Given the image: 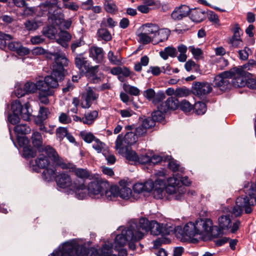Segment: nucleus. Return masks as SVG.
<instances>
[{
  "instance_id": "nucleus-1",
  "label": "nucleus",
  "mask_w": 256,
  "mask_h": 256,
  "mask_svg": "<svg viewBox=\"0 0 256 256\" xmlns=\"http://www.w3.org/2000/svg\"><path fill=\"white\" fill-rule=\"evenodd\" d=\"M55 56V62L53 63L52 71L50 76L45 77L44 80H38V86H42L41 90L47 92V94H53L54 91L52 88H56L58 86V81L64 78V67L67 66L69 60L65 54L60 53L54 54Z\"/></svg>"
},
{
  "instance_id": "nucleus-2",
  "label": "nucleus",
  "mask_w": 256,
  "mask_h": 256,
  "mask_svg": "<svg viewBox=\"0 0 256 256\" xmlns=\"http://www.w3.org/2000/svg\"><path fill=\"white\" fill-rule=\"evenodd\" d=\"M100 256V254L94 248H86L80 246L74 240L66 242L54 250L48 256Z\"/></svg>"
},
{
  "instance_id": "nucleus-3",
  "label": "nucleus",
  "mask_w": 256,
  "mask_h": 256,
  "mask_svg": "<svg viewBox=\"0 0 256 256\" xmlns=\"http://www.w3.org/2000/svg\"><path fill=\"white\" fill-rule=\"evenodd\" d=\"M144 236V232L140 230L136 222H132L130 226L122 230L120 234H118L114 239V246H124L128 242H129V247L134 250L136 246L134 242L140 240Z\"/></svg>"
},
{
  "instance_id": "nucleus-4",
  "label": "nucleus",
  "mask_w": 256,
  "mask_h": 256,
  "mask_svg": "<svg viewBox=\"0 0 256 256\" xmlns=\"http://www.w3.org/2000/svg\"><path fill=\"white\" fill-rule=\"evenodd\" d=\"M244 192L246 196L244 197L238 198L236 200V204L232 208V214L235 216H240L242 215V208L246 214L251 213L252 211V206L256 205V190L252 186L248 184L244 186Z\"/></svg>"
},
{
  "instance_id": "nucleus-5",
  "label": "nucleus",
  "mask_w": 256,
  "mask_h": 256,
  "mask_svg": "<svg viewBox=\"0 0 256 256\" xmlns=\"http://www.w3.org/2000/svg\"><path fill=\"white\" fill-rule=\"evenodd\" d=\"M31 140L33 146L40 150L45 152L48 157L56 165L62 167L63 169L67 168L66 164L63 162L62 158L59 156L56 152L52 147L50 146H44L43 139L40 132L36 130H33Z\"/></svg>"
},
{
  "instance_id": "nucleus-6",
  "label": "nucleus",
  "mask_w": 256,
  "mask_h": 256,
  "mask_svg": "<svg viewBox=\"0 0 256 256\" xmlns=\"http://www.w3.org/2000/svg\"><path fill=\"white\" fill-rule=\"evenodd\" d=\"M60 8L57 0H51L41 4L39 6L40 10L52 15L53 24L60 26V28L68 29L72 24L70 20H64V16L62 12H56V10Z\"/></svg>"
},
{
  "instance_id": "nucleus-7",
  "label": "nucleus",
  "mask_w": 256,
  "mask_h": 256,
  "mask_svg": "<svg viewBox=\"0 0 256 256\" xmlns=\"http://www.w3.org/2000/svg\"><path fill=\"white\" fill-rule=\"evenodd\" d=\"M136 223L140 230L144 233L150 231L152 234L155 236L168 234L166 224H159L155 220L150 221L147 218H141L138 222Z\"/></svg>"
},
{
  "instance_id": "nucleus-8",
  "label": "nucleus",
  "mask_w": 256,
  "mask_h": 256,
  "mask_svg": "<svg viewBox=\"0 0 256 256\" xmlns=\"http://www.w3.org/2000/svg\"><path fill=\"white\" fill-rule=\"evenodd\" d=\"M194 223L198 234H206L218 237L221 234V230L218 226H213L210 219H198Z\"/></svg>"
},
{
  "instance_id": "nucleus-9",
  "label": "nucleus",
  "mask_w": 256,
  "mask_h": 256,
  "mask_svg": "<svg viewBox=\"0 0 256 256\" xmlns=\"http://www.w3.org/2000/svg\"><path fill=\"white\" fill-rule=\"evenodd\" d=\"M180 176L174 174L167 180V184H166V192L170 194H174V198L181 200L183 198L184 188L180 185Z\"/></svg>"
},
{
  "instance_id": "nucleus-10",
  "label": "nucleus",
  "mask_w": 256,
  "mask_h": 256,
  "mask_svg": "<svg viewBox=\"0 0 256 256\" xmlns=\"http://www.w3.org/2000/svg\"><path fill=\"white\" fill-rule=\"evenodd\" d=\"M229 71H232V72H230V78H232V84L234 86L240 88L246 84V77L247 74H250L249 73L246 72L242 68H234Z\"/></svg>"
},
{
  "instance_id": "nucleus-11",
  "label": "nucleus",
  "mask_w": 256,
  "mask_h": 256,
  "mask_svg": "<svg viewBox=\"0 0 256 256\" xmlns=\"http://www.w3.org/2000/svg\"><path fill=\"white\" fill-rule=\"evenodd\" d=\"M218 223L220 229L229 230L231 233H235L239 228L240 225V222L237 220L232 224V220L228 215L222 214L218 218ZM222 232L221 231L222 234Z\"/></svg>"
},
{
  "instance_id": "nucleus-12",
  "label": "nucleus",
  "mask_w": 256,
  "mask_h": 256,
  "mask_svg": "<svg viewBox=\"0 0 256 256\" xmlns=\"http://www.w3.org/2000/svg\"><path fill=\"white\" fill-rule=\"evenodd\" d=\"M99 97V94L96 90L91 87L86 88L85 92L82 94L80 106L83 108H90L92 104L96 101Z\"/></svg>"
},
{
  "instance_id": "nucleus-13",
  "label": "nucleus",
  "mask_w": 256,
  "mask_h": 256,
  "mask_svg": "<svg viewBox=\"0 0 256 256\" xmlns=\"http://www.w3.org/2000/svg\"><path fill=\"white\" fill-rule=\"evenodd\" d=\"M11 109L12 112L18 114L24 120L26 121L30 120L32 116V110L30 108V105L28 102H26L22 106L20 101L16 100L12 102Z\"/></svg>"
},
{
  "instance_id": "nucleus-14",
  "label": "nucleus",
  "mask_w": 256,
  "mask_h": 256,
  "mask_svg": "<svg viewBox=\"0 0 256 256\" xmlns=\"http://www.w3.org/2000/svg\"><path fill=\"white\" fill-rule=\"evenodd\" d=\"M232 71H225L216 76L214 80V86L218 88L221 90L224 91L230 86L229 79Z\"/></svg>"
},
{
  "instance_id": "nucleus-15",
  "label": "nucleus",
  "mask_w": 256,
  "mask_h": 256,
  "mask_svg": "<svg viewBox=\"0 0 256 256\" xmlns=\"http://www.w3.org/2000/svg\"><path fill=\"white\" fill-rule=\"evenodd\" d=\"M87 187L90 196L95 198L104 196L103 184L102 182L93 180L88 184Z\"/></svg>"
},
{
  "instance_id": "nucleus-16",
  "label": "nucleus",
  "mask_w": 256,
  "mask_h": 256,
  "mask_svg": "<svg viewBox=\"0 0 256 256\" xmlns=\"http://www.w3.org/2000/svg\"><path fill=\"white\" fill-rule=\"evenodd\" d=\"M193 92L198 96H202L210 94L212 90L210 84L207 82H194L192 85Z\"/></svg>"
},
{
  "instance_id": "nucleus-17",
  "label": "nucleus",
  "mask_w": 256,
  "mask_h": 256,
  "mask_svg": "<svg viewBox=\"0 0 256 256\" xmlns=\"http://www.w3.org/2000/svg\"><path fill=\"white\" fill-rule=\"evenodd\" d=\"M119 184L121 186V188H118V196L123 200H130L131 202L138 198V196L137 195L133 194L132 190L126 186V182L120 180Z\"/></svg>"
},
{
  "instance_id": "nucleus-18",
  "label": "nucleus",
  "mask_w": 256,
  "mask_h": 256,
  "mask_svg": "<svg viewBox=\"0 0 256 256\" xmlns=\"http://www.w3.org/2000/svg\"><path fill=\"white\" fill-rule=\"evenodd\" d=\"M30 164L32 170L37 172L39 169L45 168L50 166L48 158L44 154H40L34 162L30 161Z\"/></svg>"
},
{
  "instance_id": "nucleus-19",
  "label": "nucleus",
  "mask_w": 256,
  "mask_h": 256,
  "mask_svg": "<svg viewBox=\"0 0 256 256\" xmlns=\"http://www.w3.org/2000/svg\"><path fill=\"white\" fill-rule=\"evenodd\" d=\"M164 188H166V182L164 178H158L155 180L154 184L152 194L155 198L161 199L164 196Z\"/></svg>"
},
{
  "instance_id": "nucleus-20",
  "label": "nucleus",
  "mask_w": 256,
  "mask_h": 256,
  "mask_svg": "<svg viewBox=\"0 0 256 256\" xmlns=\"http://www.w3.org/2000/svg\"><path fill=\"white\" fill-rule=\"evenodd\" d=\"M154 184L152 182H146L144 183H136L133 186V194L137 195L138 198L139 194L143 192H150L152 190Z\"/></svg>"
},
{
  "instance_id": "nucleus-21",
  "label": "nucleus",
  "mask_w": 256,
  "mask_h": 256,
  "mask_svg": "<svg viewBox=\"0 0 256 256\" xmlns=\"http://www.w3.org/2000/svg\"><path fill=\"white\" fill-rule=\"evenodd\" d=\"M89 56L96 63H100L104 58V51L103 49L98 46H92L88 50Z\"/></svg>"
},
{
  "instance_id": "nucleus-22",
  "label": "nucleus",
  "mask_w": 256,
  "mask_h": 256,
  "mask_svg": "<svg viewBox=\"0 0 256 256\" xmlns=\"http://www.w3.org/2000/svg\"><path fill=\"white\" fill-rule=\"evenodd\" d=\"M56 181L58 186L62 188H68L72 185L70 176L65 172L58 174L56 178Z\"/></svg>"
},
{
  "instance_id": "nucleus-23",
  "label": "nucleus",
  "mask_w": 256,
  "mask_h": 256,
  "mask_svg": "<svg viewBox=\"0 0 256 256\" xmlns=\"http://www.w3.org/2000/svg\"><path fill=\"white\" fill-rule=\"evenodd\" d=\"M72 188L75 192V196L78 199L84 200L90 196L88 187L86 188L84 183L78 184L74 182Z\"/></svg>"
},
{
  "instance_id": "nucleus-24",
  "label": "nucleus",
  "mask_w": 256,
  "mask_h": 256,
  "mask_svg": "<svg viewBox=\"0 0 256 256\" xmlns=\"http://www.w3.org/2000/svg\"><path fill=\"white\" fill-rule=\"evenodd\" d=\"M8 44L10 50L16 52L20 56L27 55L30 52V50L23 46L20 42H12L8 43Z\"/></svg>"
},
{
  "instance_id": "nucleus-25",
  "label": "nucleus",
  "mask_w": 256,
  "mask_h": 256,
  "mask_svg": "<svg viewBox=\"0 0 256 256\" xmlns=\"http://www.w3.org/2000/svg\"><path fill=\"white\" fill-rule=\"evenodd\" d=\"M189 12V7L187 6L183 5L174 9L172 14V18L174 20H180L186 17Z\"/></svg>"
},
{
  "instance_id": "nucleus-26",
  "label": "nucleus",
  "mask_w": 256,
  "mask_h": 256,
  "mask_svg": "<svg viewBox=\"0 0 256 256\" xmlns=\"http://www.w3.org/2000/svg\"><path fill=\"white\" fill-rule=\"evenodd\" d=\"M181 231V235L184 238L187 236L190 238L198 234L195 223L192 222L186 224Z\"/></svg>"
},
{
  "instance_id": "nucleus-27",
  "label": "nucleus",
  "mask_w": 256,
  "mask_h": 256,
  "mask_svg": "<svg viewBox=\"0 0 256 256\" xmlns=\"http://www.w3.org/2000/svg\"><path fill=\"white\" fill-rule=\"evenodd\" d=\"M54 50H51L50 52H47L44 49L42 48L38 47L34 49L33 53L36 54H44L47 58L54 60V62H55V58L56 56H55L53 54H54L60 53L62 54H65L63 53L62 51H60L58 48H56V50H55L54 48Z\"/></svg>"
},
{
  "instance_id": "nucleus-28",
  "label": "nucleus",
  "mask_w": 256,
  "mask_h": 256,
  "mask_svg": "<svg viewBox=\"0 0 256 256\" xmlns=\"http://www.w3.org/2000/svg\"><path fill=\"white\" fill-rule=\"evenodd\" d=\"M118 196V187L113 185L110 186L104 192V196L101 198H105L108 200H114Z\"/></svg>"
},
{
  "instance_id": "nucleus-29",
  "label": "nucleus",
  "mask_w": 256,
  "mask_h": 256,
  "mask_svg": "<svg viewBox=\"0 0 256 256\" xmlns=\"http://www.w3.org/2000/svg\"><path fill=\"white\" fill-rule=\"evenodd\" d=\"M161 106V110L167 112L168 110H176L178 107V101L174 97L168 98Z\"/></svg>"
},
{
  "instance_id": "nucleus-30",
  "label": "nucleus",
  "mask_w": 256,
  "mask_h": 256,
  "mask_svg": "<svg viewBox=\"0 0 256 256\" xmlns=\"http://www.w3.org/2000/svg\"><path fill=\"white\" fill-rule=\"evenodd\" d=\"M75 64L80 70L86 71L88 69L89 62L82 54H78L74 58Z\"/></svg>"
},
{
  "instance_id": "nucleus-31",
  "label": "nucleus",
  "mask_w": 256,
  "mask_h": 256,
  "mask_svg": "<svg viewBox=\"0 0 256 256\" xmlns=\"http://www.w3.org/2000/svg\"><path fill=\"white\" fill-rule=\"evenodd\" d=\"M141 29L154 39L156 37V32L158 30V26L156 24L148 23L142 25Z\"/></svg>"
},
{
  "instance_id": "nucleus-32",
  "label": "nucleus",
  "mask_w": 256,
  "mask_h": 256,
  "mask_svg": "<svg viewBox=\"0 0 256 256\" xmlns=\"http://www.w3.org/2000/svg\"><path fill=\"white\" fill-rule=\"evenodd\" d=\"M170 30L167 28L160 29L158 28L156 37L154 40V44H157L166 40L170 35Z\"/></svg>"
},
{
  "instance_id": "nucleus-33",
  "label": "nucleus",
  "mask_w": 256,
  "mask_h": 256,
  "mask_svg": "<svg viewBox=\"0 0 256 256\" xmlns=\"http://www.w3.org/2000/svg\"><path fill=\"white\" fill-rule=\"evenodd\" d=\"M130 146L124 144V138H122L120 135H119L115 142V148L118 150V154H124L128 149Z\"/></svg>"
},
{
  "instance_id": "nucleus-34",
  "label": "nucleus",
  "mask_w": 256,
  "mask_h": 256,
  "mask_svg": "<svg viewBox=\"0 0 256 256\" xmlns=\"http://www.w3.org/2000/svg\"><path fill=\"white\" fill-rule=\"evenodd\" d=\"M190 18L194 22H200L204 18L205 13L198 9L190 10Z\"/></svg>"
},
{
  "instance_id": "nucleus-35",
  "label": "nucleus",
  "mask_w": 256,
  "mask_h": 256,
  "mask_svg": "<svg viewBox=\"0 0 256 256\" xmlns=\"http://www.w3.org/2000/svg\"><path fill=\"white\" fill-rule=\"evenodd\" d=\"M58 38L56 42L63 47H67V42L71 39L70 34L66 31L61 30L58 34Z\"/></svg>"
},
{
  "instance_id": "nucleus-36",
  "label": "nucleus",
  "mask_w": 256,
  "mask_h": 256,
  "mask_svg": "<svg viewBox=\"0 0 256 256\" xmlns=\"http://www.w3.org/2000/svg\"><path fill=\"white\" fill-rule=\"evenodd\" d=\"M98 116V112L96 110L88 112L84 116V124L87 125L92 124Z\"/></svg>"
},
{
  "instance_id": "nucleus-37",
  "label": "nucleus",
  "mask_w": 256,
  "mask_h": 256,
  "mask_svg": "<svg viewBox=\"0 0 256 256\" xmlns=\"http://www.w3.org/2000/svg\"><path fill=\"white\" fill-rule=\"evenodd\" d=\"M176 49L172 46H168L164 48V50L160 52V56L164 60H167L168 56L174 58L176 56Z\"/></svg>"
},
{
  "instance_id": "nucleus-38",
  "label": "nucleus",
  "mask_w": 256,
  "mask_h": 256,
  "mask_svg": "<svg viewBox=\"0 0 256 256\" xmlns=\"http://www.w3.org/2000/svg\"><path fill=\"white\" fill-rule=\"evenodd\" d=\"M72 172L75 176L81 179L90 178L91 177L90 172L86 169L82 168H74Z\"/></svg>"
},
{
  "instance_id": "nucleus-39",
  "label": "nucleus",
  "mask_w": 256,
  "mask_h": 256,
  "mask_svg": "<svg viewBox=\"0 0 256 256\" xmlns=\"http://www.w3.org/2000/svg\"><path fill=\"white\" fill-rule=\"evenodd\" d=\"M112 245L111 242H107L102 245L100 250V256H116L112 254Z\"/></svg>"
},
{
  "instance_id": "nucleus-40",
  "label": "nucleus",
  "mask_w": 256,
  "mask_h": 256,
  "mask_svg": "<svg viewBox=\"0 0 256 256\" xmlns=\"http://www.w3.org/2000/svg\"><path fill=\"white\" fill-rule=\"evenodd\" d=\"M44 169L42 174V178L48 182L52 180L55 177V170L53 166H50Z\"/></svg>"
},
{
  "instance_id": "nucleus-41",
  "label": "nucleus",
  "mask_w": 256,
  "mask_h": 256,
  "mask_svg": "<svg viewBox=\"0 0 256 256\" xmlns=\"http://www.w3.org/2000/svg\"><path fill=\"white\" fill-rule=\"evenodd\" d=\"M14 131L17 136L19 134H26L31 131L30 127L26 124H20L15 126Z\"/></svg>"
},
{
  "instance_id": "nucleus-42",
  "label": "nucleus",
  "mask_w": 256,
  "mask_h": 256,
  "mask_svg": "<svg viewBox=\"0 0 256 256\" xmlns=\"http://www.w3.org/2000/svg\"><path fill=\"white\" fill-rule=\"evenodd\" d=\"M86 76L89 82L92 84H98L104 78V75L101 74L88 73L86 74Z\"/></svg>"
},
{
  "instance_id": "nucleus-43",
  "label": "nucleus",
  "mask_w": 256,
  "mask_h": 256,
  "mask_svg": "<svg viewBox=\"0 0 256 256\" xmlns=\"http://www.w3.org/2000/svg\"><path fill=\"white\" fill-rule=\"evenodd\" d=\"M24 89L28 93H33L34 92L37 90L39 91L41 90L42 86H38V81L35 84L32 82H27L24 85Z\"/></svg>"
},
{
  "instance_id": "nucleus-44",
  "label": "nucleus",
  "mask_w": 256,
  "mask_h": 256,
  "mask_svg": "<svg viewBox=\"0 0 256 256\" xmlns=\"http://www.w3.org/2000/svg\"><path fill=\"white\" fill-rule=\"evenodd\" d=\"M58 33L57 30L54 26H48L43 28L42 34L50 39H54Z\"/></svg>"
},
{
  "instance_id": "nucleus-45",
  "label": "nucleus",
  "mask_w": 256,
  "mask_h": 256,
  "mask_svg": "<svg viewBox=\"0 0 256 256\" xmlns=\"http://www.w3.org/2000/svg\"><path fill=\"white\" fill-rule=\"evenodd\" d=\"M92 148L97 152L98 153H102V154L108 150L104 143L100 141L96 138L92 144Z\"/></svg>"
},
{
  "instance_id": "nucleus-46",
  "label": "nucleus",
  "mask_w": 256,
  "mask_h": 256,
  "mask_svg": "<svg viewBox=\"0 0 256 256\" xmlns=\"http://www.w3.org/2000/svg\"><path fill=\"white\" fill-rule=\"evenodd\" d=\"M104 8L106 12L110 14H114L118 10L116 6L111 0H104Z\"/></svg>"
},
{
  "instance_id": "nucleus-47",
  "label": "nucleus",
  "mask_w": 256,
  "mask_h": 256,
  "mask_svg": "<svg viewBox=\"0 0 256 256\" xmlns=\"http://www.w3.org/2000/svg\"><path fill=\"white\" fill-rule=\"evenodd\" d=\"M123 138L124 144L130 146L136 142L138 136L133 132H128L124 135Z\"/></svg>"
},
{
  "instance_id": "nucleus-48",
  "label": "nucleus",
  "mask_w": 256,
  "mask_h": 256,
  "mask_svg": "<svg viewBox=\"0 0 256 256\" xmlns=\"http://www.w3.org/2000/svg\"><path fill=\"white\" fill-rule=\"evenodd\" d=\"M138 41L144 44H148L150 42H152L154 44V41L152 37L149 36L144 31H142L138 34Z\"/></svg>"
},
{
  "instance_id": "nucleus-49",
  "label": "nucleus",
  "mask_w": 256,
  "mask_h": 256,
  "mask_svg": "<svg viewBox=\"0 0 256 256\" xmlns=\"http://www.w3.org/2000/svg\"><path fill=\"white\" fill-rule=\"evenodd\" d=\"M161 106H158V110L154 112L152 114V120L158 122L162 121L164 118V113H166V111H164L161 110Z\"/></svg>"
},
{
  "instance_id": "nucleus-50",
  "label": "nucleus",
  "mask_w": 256,
  "mask_h": 256,
  "mask_svg": "<svg viewBox=\"0 0 256 256\" xmlns=\"http://www.w3.org/2000/svg\"><path fill=\"white\" fill-rule=\"evenodd\" d=\"M124 154L126 159L128 161L138 162V156L135 151L128 148Z\"/></svg>"
},
{
  "instance_id": "nucleus-51",
  "label": "nucleus",
  "mask_w": 256,
  "mask_h": 256,
  "mask_svg": "<svg viewBox=\"0 0 256 256\" xmlns=\"http://www.w3.org/2000/svg\"><path fill=\"white\" fill-rule=\"evenodd\" d=\"M152 156V151H148L145 154L138 156V162L142 164H149L150 165V158Z\"/></svg>"
},
{
  "instance_id": "nucleus-52",
  "label": "nucleus",
  "mask_w": 256,
  "mask_h": 256,
  "mask_svg": "<svg viewBox=\"0 0 256 256\" xmlns=\"http://www.w3.org/2000/svg\"><path fill=\"white\" fill-rule=\"evenodd\" d=\"M97 34L99 37L105 41H110L112 39V36L110 32L106 28L99 29Z\"/></svg>"
},
{
  "instance_id": "nucleus-53",
  "label": "nucleus",
  "mask_w": 256,
  "mask_h": 256,
  "mask_svg": "<svg viewBox=\"0 0 256 256\" xmlns=\"http://www.w3.org/2000/svg\"><path fill=\"white\" fill-rule=\"evenodd\" d=\"M80 135L82 138L87 143H90L96 138L92 133L86 131L81 132Z\"/></svg>"
},
{
  "instance_id": "nucleus-54",
  "label": "nucleus",
  "mask_w": 256,
  "mask_h": 256,
  "mask_svg": "<svg viewBox=\"0 0 256 256\" xmlns=\"http://www.w3.org/2000/svg\"><path fill=\"white\" fill-rule=\"evenodd\" d=\"M166 158L168 161V166L170 169L174 172L180 170L182 172L184 170L182 168H179V164L176 160L172 159L169 156H168Z\"/></svg>"
},
{
  "instance_id": "nucleus-55",
  "label": "nucleus",
  "mask_w": 256,
  "mask_h": 256,
  "mask_svg": "<svg viewBox=\"0 0 256 256\" xmlns=\"http://www.w3.org/2000/svg\"><path fill=\"white\" fill-rule=\"evenodd\" d=\"M108 58L111 64L115 65H119L121 64V58L120 56H115L114 52L110 51L108 54Z\"/></svg>"
},
{
  "instance_id": "nucleus-56",
  "label": "nucleus",
  "mask_w": 256,
  "mask_h": 256,
  "mask_svg": "<svg viewBox=\"0 0 256 256\" xmlns=\"http://www.w3.org/2000/svg\"><path fill=\"white\" fill-rule=\"evenodd\" d=\"M196 112L198 114H203L206 110V104L203 102H197L194 106Z\"/></svg>"
},
{
  "instance_id": "nucleus-57",
  "label": "nucleus",
  "mask_w": 256,
  "mask_h": 256,
  "mask_svg": "<svg viewBox=\"0 0 256 256\" xmlns=\"http://www.w3.org/2000/svg\"><path fill=\"white\" fill-rule=\"evenodd\" d=\"M12 38V37L10 35L0 32V48L2 49L5 48L7 44L6 40H10Z\"/></svg>"
},
{
  "instance_id": "nucleus-58",
  "label": "nucleus",
  "mask_w": 256,
  "mask_h": 256,
  "mask_svg": "<svg viewBox=\"0 0 256 256\" xmlns=\"http://www.w3.org/2000/svg\"><path fill=\"white\" fill-rule=\"evenodd\" d=\"M25 28L28 30H34L38 27V23L34 20H29L24 23Z\"/></svg>"
},
{
  "instance_id": "nucleus-59",
  "label": "nucleus",
  "mask_w": 256,
  "mask_h": 256,
  "mask_svg": "<svg viewBox=\"0 0 256 256\" xmlns=\"http://www.w3.org/2000/svg\"><path fill=\"white\" fill-rule=\"evenodd\" d=\"M189 50L192 54L195 59H200L202 57V52L200 48H196L194 46L189 47Z\"/></svg>"
},
{
  "instance_id": "nucleus-60",
  "label": "nucleus",
  "mask_w": 256,
  "mask_h": 256,
  "mask_svg": "<svg viewBox=\"0 0 256 256\" xmlns=\"http://www.w3.org/2000/svg\"><path fill=\"white\" fill-rule=\"evenodd\" d=\"M175 92V96L178 98L185 97L189 94V90L186 88H176Z\"/></svg>"
},
{
  "instance_id": "nucleus-61",
  "label": "nucleus",
  "mask_w": 256,
  "mask_h": 256,
  "mask_svg": "<svg viewBox=\"0 0 256 256\" xmlns=\"http://www.w3.org/2000/svg\"><path fill=\"white\" fill-rule=\"evenodd\" d=\"M17 141L19 146L23 148L29 146L30 140L28 138L25 136H17Z\"/></svg>"
},
{
  "instance_id": "nucleus-62",
  "label": "nucleus",
  "mask_w": 256,
  "mask_h": 256,
  "mask_svg": "<svg viewBox=\"0 0 256 256\" xmlns=\"http://www.w3.org/2000/svg\"><path fill=\"white\" fill-rule=\"evenodd\" d=\"M49 114L50 112L48 108L40 107L38 117L40 119V121H43L48 118Z\"/></svg>"
},
{
  "instance_id": "nucleus-63",
  "label": "nucleus",
  "mask_w": 256,
  "mask_h": 256,
  "mask_svg": "<svg viewBox=\"0 0 256 256\" xmlns=\"http://www.w3.org/2000/svg\"><path fill=\"white\" fill-rule=\"evenodd\" d=\"M180 108L182 111L188 112L193 108V106L188 101L183 100L180 104Z\"/></svg>"
},
{
  "instance_id": "nucleus-64",
  "label": "nucleus",
  "mask_w": 256,
  "mask_h": 256,
  "mask_svg": "<svg viewBox=\"0 0 256 256\" xmlns=\"http://www.w3.org/2000/svg\"><path fill=\"white\" fill-rule=\"evenodd\" d=\"M36 154L34 151L30 146L23 148L22 155L26 158L34 157Z\"/></svg>"
}]
</instances>
